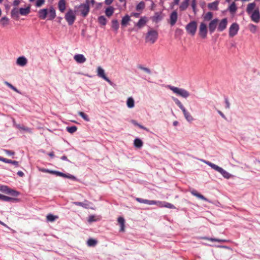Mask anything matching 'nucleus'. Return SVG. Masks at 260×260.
<instances>
[{
  "mask_svg": "<svg viewBox=\"0 0 260 260\" xmlns=\"http://www.w3.org/2000/svg\"><path fill=\"white\" fill-rule=\"evenodd\" d=\"M17 127L19 128V129L24 131L28 133L31 134L32 133V130L30 128L28 127L27 126H25L24 125H21L20 124H18L17 125Z\"/></svg>",
  "mask_w": 260,
  "mask_h": 260,
  "instance_id": "f704fd0d",
  "label": "nucleus"
},
{
  "mask_svg": "<svg viewBox=\"0 0 260 260\" xmlns=\"http://www.w3.org/2000/svg\"><path fill=\"white\" fill-rule=\"evenodd\" d=\"M97 75L99 77L102 78L108 83L110 84L111 83V81L105 75L104 70L101 67H99L97 69Z\"/></svg>",
  "mask_w": 260,
  "mask_h": 260,
  "instance_id": "9b49d317",
  "label": "nucleus"
},
{
  "mask_svg": "<svg viewBox=\"0 0 260 260\" xmlns=\"http://www.w3.org/2000/svg\"><path fill=\"white\" fill-rule=\"evenodd\" d=\"M183 115L186 119V120L188 122H191L193 120V117L191 115L190 113L188 112L185 108L182 110Z\"/></svg>",
  "mask_w": 260,
  "mask_h": 260,
  "instance_id": "412c9836",
  "label": "nucleus"
},
{
  "mask_svg": "<svg viewBox=\"0 0 260 260\" xmlns=\"http://www.w3.org/2000/svg\"><path fill=\"white\" fill-rule=\"evenodd\" d=\"M18 14H19L18 10L16 8L13 9L11 11V15L12 17H19Z\"/></svg>",
  "mask_w": 260,
  "mask_h": 260,
  "instance_id": "3c124183",
  "label": "nucleus"
},
{
  "mask_svg": "<svg viewBox=\"0 0 260 260\" xmlns=\"http://www.w3.org/2000/svg\"><path fill=\"white\" fill-rule=\"evenodd\" d=\"M111 27L115 30H117V29L119 28V24H118V22L117 20H113L112 21Z\"/></svg>",
  "mask_w": 260,
  "mask_h": 260,
  "instance_id": "ea45409f",
  "label": "nucleus"
},
{
  "mask_svg": "<svg viewBox=\"0 0 260 260\" xmlns=\"http://www.w3.org/2000/svg\"><path fill=\"white\" fill-rule=\"evenodd\" d=\"M9 19L7 17H3L0 20V24L5 27L9 24Z\"/></svg>",
  "mask_w": 260,
  "mask_h": 260,
  "instance_id": "7c9ffc66",
  "label": "nucleus"
},
{
  "mask_svg": "<svg viewBox=\"0 0 260 260\" xmlns=\"http://www.w3.org/2000/svg\"><path fill=\"white\" fill-rule=\"evenodd\" d=\"M226 108H230V103L228 99H225Z\"/></svg>",
  "mask_w": 260,
  "mask_h": 260,
  "instance_id": "69168bd1",
  "label": "nucleus"
},
{
  "mask_svg": "<svg viewBox=\"0 0 260 260\" xmlns=\"http://www.w3.org/2000/svg\"><path fill=\"white\" fill-rule=\"evenodd\" d=\"M148 21V19L146 17H143L137 23L136 25L139 28H141L144 27Z\"/></svg>",
  "mask_w": 260,
  "mask_h": 260,
  "instance_id": "f3484780",
  "label": "nucleus"
},
{
  "mask_svg": "<svg viewBox=\"0 0 260 260\" xmlns=\"http://www.w3.org/2000/svg\"><path fill=\"white\" fill-rule=\"evenodd\" d=\"M79 8L80 9L82 15L85 17L89 12V1L86 0L85 3L80 5L79 6Z\"/></svg>",
  "mask_w": 260,
  "mask_h": 260,
  "instance_id": "423d86ee",
  "label": "nucleus"
},
{
  "mask_svg": "<svg viewBox=\"0 0 260 260\" xmlns=\"http://www.w3.org/2000/svg\"><path fill=\"white\" fill-rule=\"evenodd\" d=\"M218 19L216 18L214 19L209 23V30L211 34H212L216 29L217 24L218 23Z\"/></svg>",
  "mask_w": 260,
  "mask_h": 260,
  "instance_id": "f8f14e48",
  "label": "nucleus"
},
{
  "mask_svg": "<svg viewBox=\"0 0 260 260\" xmlns=\"http://www.w3.org/2000/svg\"><path fill=\"white\" fill-rule=\"evenodd\" d=\"M157 205L159 207H166L169 209H176L175 206L171 203L166 202H160L157 201Z\"/></svg>",
  "mask_w": 260,
  "mask_h": 260,
  "instance_id": "2eb2a0df",
  "label": "nucleus"
},
{
  "mask_svg": "<svg viewBox=\"0 0 260 260\" xmlns=\"http://www.w3.org/2000/svg\"><path fill=\"white\" fill-rule=\"evenodd\" d=\"M73 204L77 206H82L85 208H88L89 205V202L87 201H85L84 202H75Z\"/></svg>",
  "mask_w": 260,
  "mask_h": 260,
  "instance_id": "393cba45",
  "label": "nucleus"
},
{
  "mask_svg": "<svg viewBox=\"0 0 260 260\" xmlns=\"http://www.w3.org/2000/svg\"><path fill=\"white\" fill-rule=\"evenodd\" d=\"M98 219L96 218V217L94 215H91L88 218V221L89 222H93V221H95L98 220Z\"/></svg>",
  "mask_w": 260,
  "mask_h": 260,
  "instance_id": "4d7b16f0",
  "label": "nucleus"
},
{
  "mask_svg": "<svg viewBox=\"0 0 260 260\" xmlns=\"http://www.w3.org/2000/svg\"><path fill=\"white\" fill-rule=\"evenodd\" d=\"M4 83L7 85L9 87H10L11 89H12V90H13L14 91H15V92H17V93H20V92L19 91V90L16 88L13 85H12L11 83H9L7 81H5L4 82Z\"/></svg>",
  "mask_w": 260,
  "mask_h": 260,
  "instance_id": "8fccbe9b",
  "label": "nucleus"
},
{
  "mask_svg": "<svg viewBox=\"0 0 260 260\" xmlns=\"http://www.w3.org/2000/svg\"><path fill=\"white\" fill-rule=\"evenodd\" d=\"M168 87L177 95L183 98H187L190 95L189 92L183 88H180L171 85H168Z\"/></svg>",
  "mask_w": 260,
  "mask_h": 260,
  "instance_id": "7ed1b4c3",
  "label": "nucleus"
},
{
  "mask_svg": "<svg viewBox=\"0 0 260 260\" xmlns=\"http://www.w3.org/2000/svg\"><path fill=\"white\" fill-rule=\"evenodd\" d=\"M204 163L208 165L209 166L211 167L213 169L215 170V171H217L218 172L220 173L223 177L226 179H229L231 175L228 172H226L225 170L223 169L222 168L214 164H213L209 161H207L205 160H202Z\"/></svg>",
  "mask_w": 260,
  "mask_h": 260,
  "instance_id": "f03ea898",
  "label": "nucleus"
},
{
  "mask_svg": "<svg viewBox=\"0 0 260 260\" xmlns=\"http://www.w3.org/2000/svg\"><path fill=\"white\" fill-rule=\"evenodd\" d=\"M239 29V25L237 23H233L229 28V36L233 37L237 35Z\"/></svg>",
  "mask_w": 260,
  "mask_h": 260,
  "instance_id": "9d476101",
  "label": "nucleus"
},
{
  "mask_svg": "<svg viewBox=\"0 0 260 260\" xmlns=\"http://www.w3.org/2000/svg\"><path fill=\"white\" fill-rule=\"evenodd\" d=\"M27 62V59L24 56L19 57L17 59V64L20 66H25Z\"/></svg>",
  "mask_w": 260,
  "mask_h": 260,
  "instance_id": "aec40b11",
  "label": "nucleus"
},
{
  "mask_svg": "<svg viewBox=\"0 0 260 260\" xmlns=\"http://www.w3.org/2000/svg\"><path fill=\"white\" fill-rule=\"evenodd\" d=\"M118 222L120 225V231L123 232L124 231V219L122 217H119L118 218Z\"/></svg>",
  "mask_w": 260,
  "mask_h": 260,
  "instance_id": "cd10ccee",
  "label": "nucleus"
},
{
  "mask_svg": "<svg viewBox=\"0 0 260 260\" xmlns=\"http://www.w3.org/2000/svg\"><path fill=\"white\" fill-rule=\"evenodd\" d=\"M228 24V20L227 18H224L222 19L220 22L219 23L218 26L217 27V30L219 31H222L224 30L227 26Z\"/></svg>",
  "mask_w": 260,
  "mask_h": 260,
  "instance_id": "4468645a",
  "label": "nucleus"
},
{
  "mask_svg": "<svg viewBox=\"0 0 260 260\" xmlns=\"http://www.w3.org/2000/svg\"><path fill=\"white\" fill-rule=\"evenodd\" d=\"M218 4H219V2L216 1L213 3L208 4V7L210 10H217Z\"/></svg>",
  "mask_w": 260,
  "mask_h": 260,
  "instance_id": "b1692460",
  "label": "nucleus"
},
{
  "mask_svg": "<svg viewBox=\"0 0 260 260\" xmlns=\"http://www.w3.org/2000/svg\"><path fill=\"white\" fill-rule=\"evenodd\" d=\"M113 0H105V3L106 5H109L113 2Z\"/></svg>",
  "mask_w": 260,
  "mask_h": 260,
  "instance_id": "e2e57ef3",
  "label": "nucleus"
},
{
  "mask_svg": "<svg viewBox=\"0 0 260 260\" xmlns=\"http://www.w3.org/2000/svg\"><path fill=\"white\" fill-rule=\"evenodd\" d=\"M138 68L148 74H150L151 73V70L148 68L144 67L141 65L138 66Z\"/></svg>",
  "mask_w": 260,
  "mask_h": 260,
  "instance_id": "49530a36",
  "label": "nucleus"
},
{
  "mask_svg": "<svg viewBox=\"0 0 260 260\" xmlns=\"http://www.w3.org/2000/svg\"><path fill=\"white\" fill-rule=\"evenodd\" d=\"M4 151L9 155H13L15 154V152L13 151L5 149L4 150Z\"/></svg>",
  "mask_w": 260,
  "mask_h": 260,
  "instance_id": "bf43d9fd",
  "label": "nucleus"
},
{
  "mask_svg": "<svg viewBox=\"0 0 260 260\" xmlns=\"http://www.w3.org/2000/svg\"><path fill=\"white\" fill-rule=\"evenodd\" d=\"M0 191L5 193L10 194L14 197H17L19 194V192L10 188L8 186L6 185L0 186Z\"/></svg>",
  "mask_w": 260,
  "mask_h": 260,
  "instance_id": "6e6552de",
  "label": "nucleus"
},
{
  "mask_svg": "<svg viewBox=\"0 0 260 260\" xmlns=\"http://www.w3.org/2000/svg\"><path fill=\"white\" fill-rule=\"evenodd\" d=\"M58 7L59 10L63 13L64 12L66 8V3L65 0H59L58 4Z\"/></svg>",
  "mask_w": 260,
  "mask_h": 260,
  "instance_id": "4be33fe9",
  "label": "nucleus"
},
{
  "mask_svg": "<svg viewBox=\"0 0 260 260\" xmlns=\"http://www.w3.org/2000/svg\"><path fill=\"white\" fill-rule=\"evenodd\" d=\"M64 178L71 179H73L74 180H76V178L74 176L70 175V174H66V176H65Z\"/></svg>",
  "mask_w": 260,
  "mask_h": 260,
  "instance_id": "052dcab7",
  "label": "nucleus"
},
{
  "mask_svg": "<svg viewBox=\"0 0 260 260\" xmlns=\"http://www.w3.org/2000/svg\"><path fill=\"white\" fill-rule=\"evenodd\" d=\"M248 28L249 30L252 33H255L256 31L257 27L253 24H249L248 25Z\"/></svg>",
  "mask_w": 260,
  "mask_h": 260,
  "instance_id": "de8ad7c7",
  "label": "nucleus"
},
{
  "mask_svg": "<svg viewBox=\"0 0 260 260\" xmlns=\"http://www.w3.org/2000/svg\"><path fill=\"white\" fill-rule=\"evenodd\" d=\"M158 38V32L157 31L151 29L147 33L145 40L146 42L154 44Z\"/></svg>",
  "mask_w": 260,
  "mask_h": 260,
  "instance_id": "20e7f679",
  "label": "nucleus"
},
{
  "mask_svg": "<svg viewBox=\"0 0 260 260\" xmlns=\"http://www.w3.org/2000/svg\"><path fill=\"white\" fill-rule=\"evenodd\" d=\"M98 20L101 24L103 25H105L106 24L107 20L104 16H100L98 18Z\"/></svg>",
  "mask_w": 260,
  "mask_h": 260,
  "instance_id": "a19ab883",
  "label": "nucleus"
},
{
  "mask_svg": "<svg viewBox=\"0 0 260 260\" xmlns=\"http://www.w3.org/2000/svg\"><path fill=\"white\" fill-rule=\"evenodd\" d=\"M96 244L97 241L93 239H89L87 241V244L89 246H94Z\"/></svg>",
  "mask_w": 260,
  "mask_h": 260,
  "instance_id": "09e8293b",
  "label": "nucleus"
},
{
  "mask_svg": "<svg viewBox=\"0 0 260 260\" xmlns=\"http://www.w3.org/2000/svg\"><path fill=\"white\" fill-rule=\"evenodd\" d=\"M189 1V0H184L183 2L181 3L179 7L180 11H184L187 8L188 6Z\"/></svg>",
  "mask_w": 260,
  "mask_h": 260,
  "instance_id": "a878e982",
  "label": "nucleus"
},
{
  "mask_svg": "<svg viewBox=\"0 0 260 260\" xmlns=\"http://www.w3.org/2000/svg\"><path fill=\"white\" fill-rule=\"evenodd\" d=\"M173 101L175 102L176 104L180 108L181 110L184 109L185 107L183 106L181 102L177 98H173Z\"/></svg>",
  "mask_w": 260,
  "mask_h": 260,
  "instance_id": "58836bf2",
  "label": "nucleus"
},
{
  "mask_svg": "<svg viewBox=\"0 0 260 260\" xmlns=\"http://www.w3.org/2000/svg\"><path fill=\"white\" fill-rule=\"evenodd\" d=\"M5 162L8 163V164H12L16 167L18 166V162L16 160H12L11 159H7L6 158V160L5 161Z\"/></svg>",
  "mask_w": 260,
  "mask_h": 260,
  "instance_id": "864d4df0",
  "label": "nucleus"
},
{
  "mask_svg": "<svg viewBox=\"0 0 260 260\" xmlns=\"http://www.w3.org/2000/svg\"><path fill=\"white\" fill-rule=\"evenodd\" d=\"M41 171H42L43 172L49 173H50V172L51 171H49V170H47V169H42L41 170Z\"/></svg>",
  "mask_w": 260,
  "mask_h": 260,
  "instance_id": "338daca9",
  "label": "nucleus"
},
{
  "mask_svg": "<svg viewBox=\"0 0 260 260\" xmlns=\"http://www.w3.org/2000/svg\"><path fill=\"white\" fill-rule=\"evenodd\" d=\"M17 175L20 177H23L24 176V173L23 172L19 171L17 172Z\"/></svg>",
  "mask_w": 260,
  "mask_h": 260,
  "instance_id": "0e129e2a",
  "label": "nucleus"
},
{
  "mask_svg": "<svg viewBox=\"0 0 260 260\" xmlns=\"http://www.w3.org/2000/svg\"><path fill=\"white\" fill-rule=\"evenodd\" d=\"M48 13L47 9H41L39 11V17L42 19H45L46 18Z\"/></svg>",
  "mask_w": 260,
  "mask_h": 260,
  "instance_id": "5701e85b",
  "label": "nucleus"
},
{
  "mask_svg": "<svg viewBox=\"0 0 260 260\" xmlns=\"http://www.w3.org/2000/svg\"><path fill=\"white\" fill-rule=\"evenodd\" d=\"M145 7V4L144 2H140L136 6L137 11H140L143 10Z\"/></svg>",
  "mask_w": 260,
  "mask_h": 260,
  "instance_id": "4c0bfd02",
  "label": "nucleus"
},
{
  "mask_svg": "<svg viewBox=\"0 0 260 260\" xmlns=\"http://www.w3.org/2000/svg\"><path fill=\"white\" fill-rule=\"evenodd\" d=\"M130 20H131L130 17L128 15H125L122 19L121 22L122 26H125Z\"/></svg>",
  "mask_w": 260,
  "mask_h": 260,
  "instance_id": "473e14b6",
  "label": "nucleus"
},
{
  "mask_svg": "<svg viewBox=\"0 0 260 260\" xmlns=\"http://www.w3.org/2000/svg\"><path fill=\"white\" fill-rule=\"evenodd\" d=\"M74 59L79 63H82L86 61V59L82 54H77L74 56Z\"/></svg>",
  "mask_w": 260,
  "mask_h": 260,
  "instance_id": "6ab92c4d",
  "label": "nucleus"
},
{
  "mask_svg": "<svg viewBox=\"0 0 260 260\" xmlns=\"http://www.w3.org/2000/svg\"><path fill=\"white\" fill-rule=\"evenodd\" d=\"M126 105L129 108H132L134 107L135 101L132 97H129L126 101Z\"/></svg>",
  "mask_w": 260,
  "mask_h": 260,
  "instance_id": "bb28decb",
  "label": "nucleus"
},
{
  "mask_svg": "<svg viewBox=\"0 0 260 260\" xmlns=\"http://www.w3.org/2000/svg\"><path fill=\"white\" fill-rule=\"evenodd\" d=\"M114 9L113 7L110 6L108 7L105 11V14L108 17L111 16L114 13Z\"/></svg>",
  "mask_w": 260,
  "mask_h": 260,
  "instance_id": "c85d7f7f",
  "label": "nucleus"
},
{
  "mask_svg": "<svg viewBox=\"0 0 260 260\" xmlns=\"http://www.w3.org/2000/svg\"><path fill=\"white\" fill-rule=\"evenodd\" d=\"M178 18V14L176 11L172 12L170 16V23L171 26H173L176 23Z\"/></svg>",
  "mask_w": 260,
  "mask_h": 260,
  "instance_id": "dca6fc26",
  "label": "nucleus"
},
{
  "mask_svg": "<svg viewBox=\"0 0 260 260\" xmlns=\"http://www.w3.org/2000/svg\"><path fill=\"white\" fill-rule=\"evenodd\" d=\"M213 18V13L211 12H207L205 15L204 18L205 20L209 21Z\"/></svg>",
  "mask_w": 260,
  "mask_h": 260,
  "instance_id": "79ce46f5",
  "label": "nucleus"
},
{
  "mask_svg": "<svg viewBox=\"0 0 260 260\" xmlns=\"http://www.w3.org/2000/svg\"><path fill=\"white\" fill-rule=\"evenodd\" d=\"M201 239H204V240H208L211 242H226V241L225 240H222V239H216V238H208L206 237H201Z\"/></svg>",
  "mask_w": 260,
  "mask_h": 260,
  "instance_id": "c9c22d12",
  "label": "nucleus"
},
{
  "mask_svg": "<svg viewBox=\"0 0 260 260\" xmlns=\"http://www.w3.org/2000/svg\"><path fill=\"white\" fill-rule=\"evenodd\" d=\"M20 4V1L19 0H15L13 2V5L14 6H17Z\"/></svg>",
  "mask_w": 260,
  "mask_h": 260,
  "instance_id": "680f3d73",
  "label": "nucleus"
},
{
  "mask_svg": "<svg viewBox=\"0 0 260 260\" xmlns=\"http://www.w3.org/2000/svg\"><path fill=\"white\" fill-rule=\"evenodd\" d=\"M78 114L86 121H89L90 119L88 116L83 112H79Z\"/></svg>",
  "mask_w": 260,
  "mask_h": 260,
  "instance_id": "37998d69",
  "label": "nucleus"
},
{
  "mask_svg": "<svg viewBox=\"0 0 260 260\" xmlns=\"http://www.w3.org/2000/svg\"><path fill=\"white\" fill-rule=\"evenodd\" d=\"M136 200L140 203H143L148 204L149 205H157V201H153V200H148L146 199H143L140 198H136Z\"/></svg>",
  "mask_w": 260,
  "mask_h": 260,
  "instance_id": "ddd939ff",
  "label": "nucleus"
},
{
  "mask_svg": "<svg viewBox=\"0 0 260 260\" xmlns=\"http://www.w3.org/2000/svg\"><path fill=\"white\" fill-rule=\"evenodd\" d=\"M196 6L197 2L196 0H192L191 2V7L194 13H196Z\"/></svg>",
  "mask_w": 260,
  "mask_h": 260,
  "instance_id": "6e6d98bb",
  "label": "nucleus"
},
{
  "mask_svg": "<svg viewBox=\"0 0 260 260\" xmlns=\"http://www.w3.org/2000/svg\"><path fill=\"white\" fill-rule=\"evenodd\" d=\"M207 32L208 30L207 25L204 22L201 23L199 31V34L200 37L203 39L206 38L207 36Z\"/></svg>",
  "mask_w": 260,
  "mask_h": 260,
  "instance_id": "1a4fd4ad",
  "label": "nucleus"
},
{
  "mask_svg": "<svg viewBox=\"0 0 260 260\" xmlns=\"http://www.w3.org/2000/svg\"><path fill=\"white\" fill-rule=\"evenodd\" d=\"M30 12V9L29 7L26 8H20L19 13L21 15H26Z\"/></svg>",
  "mask_w": 260,
  "mask_h": 260,
  "instance_id": "e433bc0d",
  "label": "nucleus"
},
{
  "mask_svg": "<svg viewBox=\"0 0 260 260\" xmlns=\"http://www.w3.org/2000/svg\"><path fill=\"white\" fill-rule=\"evenodd\" d=\"M50 173L51 174H55L56 176L62 177H64V178L66 176V174H64L63 173H61V172H58V171H51Z\"/></svg>",
  "mask_w": 260,
  "mask_h": 260,
  "instance_id": "603ef678",
  "label": "nucleus"
},
{
  "mask_svg": "<svg viewBox=\"0 0 260 260\" xmlns=\"http://www.w3.org/2000/svg\"><path fill=\"white\" fill-rule=\"evenodd\" d=\"M44 0H38L36 2V5L37 7H40L41 6H42L44 4Z\"/></svg>",
  "mask_w": 260,
  "mask_h": 260,
  "instance_id": "13d9d810",
  "label": "nucleus"
},
{
  "mask_svg": "<svg viewBox=\"0 0 260 260\" xmlns=\"http://www.w3.org/2000/svg\"><path fill=\"white\" fill-rule=\"evenodd\" d=\"M47 221H51V222H53L56 219H57L58 218L57 216H54L52 214H48L47 217Z\"/></svg>",
  "mask_w": 260,
  "mask_h": 260,
  "instance_id": "c03bdc74",
  "label": "nucleus"
},
{
  "mask_svg": "<svg viewBox=\"0 0 260 260\" xmlns=\"http://www.w3.org/2000/svg\"><path fill=\"white\" fill-rule=\"evenodd\" d=\"M188 34L191 36H194L197 29V23L195 21H190L185 27Z\"/></svg>",
  "mask_w": 260,
  "mask_h": 260,
  "instance_id": "39448f33",
  "label": "nucleus"
},
{
  "mask_svg": "<svg viewBox=\"0 0 260 260\" xmlns=\"http://www.w3.org/2000/svg\"><path fill=\"white\" fill-rule=\"evenodd\" d=\"M65 19L68 22L69 25H72L76 20V15L75 12L72 10H69L66 14Z\"/></svg>",
  "mask_w": 260,
  "mask_h": 260,
  "instance_id": "0eeeda50",
  "label": "nucleus"
},
{
  "mask_svg": "<svg viewBox=\"0 0 260 260\" xmlns=\"http://www.w3.org/2000/svg\"><path fill=\"white\" fill-rule=\"evenodd\" d=\"M237 10V7L235 2H233L229 7V10L231 14L236 13Z\"/></svg>",
  "mask_w": 260,
  "mask_h": 260,
  "instance_id": "2f4dec72",
  "label": "nucleus"
},
{
  "mask_svg": "<svg viewBox=\"0 0 260 260\" xmlns=\"http://www.w3.org/2000/svg\"><path fill=\"white\" fill-rule=\"evenodd\" d=\"M67 131L69 133H70L71 134H73V133H75V132L77 131V127L76 126H72L67 127Z\"/></svg>",
  "mask_w": 260,
  "mask_h": 260,
  "instance_id": "a18cd8bd",
  "label": "nucleus"
},
{
  "mask_svg": "<svg viewBox=\"0 0 260 260\" xmlns=\"http://www.w3.org/2000/svg\"><path fill=\"white\" fill-rule=\"evenodd\" d=\"M132 15L136 18H138L139 17L140 14L138 13H134L132 14Z\"/></svg>",
  "mask_w": 260,
  "mask_h": 260,
  "instance_id": "774afa93",
  "label": "nucleus"
},
{
  "mask_svg": "<svg viewBox=\"0 0 260 260\" xmlns=\"http://www.w3.org/2000/svg\"><path fill=\"white\" fill-rule=\"evenodd\" d=\"M246 11L250 15L251 20L255 22L258 23L260 21V12L259 8L256 7L255 3L253 2L247 5Z\"/></svg>",
  "mask_w": 260,
  "mask_h": 260,
  "instance_id": "f257e3e1",
  "label": "nucleus"
},
{
  "mask_svg": "<svg viewBox=\"0 0 260 260\" xmlns=\"http://www.w3.org/2000/svg\"><path fill=\"white\" fill-rule=\"evenodd\" d=\"M56 16L55 10L52 7H51L49 12L48 18L49 20H53Z\"/></svg>",
  "mask_w": 260,
  "mask_h": 260,
  "instance_id": "c756f323",
  "label": "nucleus"
},
{
  "mask_svg": "<svg viewBox=\"0 0 260 260\" xmlns=\"http://www.w3.org/2000/svg\"><path fill=\"white\" fill-rule=\"evenodd\" d=\"M190 193L194 196L202 200L205 201H209L208 200L205 198L204 196L199 193L195 189H191L190 190Z\"/></svg>",
  "mask_w": 260,
  "mask_h": 260,
  "instance_id": "a211bd4d",
  "label": "nucleus"
},
{
  "mask_svg": "<svg viewBox=\"0 0 260 260\" xmlns=\"http://www.w3.org/2000/svg\"><path fill=\"white\" fill-rule=\"evenodd\" d=\"M134 146L137 147V148H141L143 146V142L142 141L139 139V138H136L135 140H134Z\"/></svg>",
  "mask_w": 260,
  "mask_h": 260,
  "instance_id": "72a5a7b5",
  "label": "nucleus"
},
{
  "mask_svg": "<svg viewBox=\"0 0 260 260\" xmlns=\"http://www.w3.org/2000/svg\"><path fill=\"white\" fill-rule=\"evenodd\" d=\"M18 199H15L13 198L5 196V198L4 199V201L5 202H11V201H17Z\"/></svg>",
  "mask_w": 260,
  "mask_h": 260,
  "instance_id": "5fc2aeb1",
  "label": "nucleus"
}]
</instances>
